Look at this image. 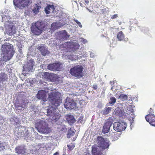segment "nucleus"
<instances>
[{"instance_id": "1", "label": "nucleus", "mask_w": 155, "mask_h": 155, "mask_svg": "<svg viewBox=\"0 0 155 155\" xmlns=\"http://www.w3.org/2000/svg\"><path fill=\"white\" fill-rule=\"evenodd\" d=\"M45 27V23L41 21L33 22L30 27L31 33L34 35L39 36L44 31Z\"/></svg>"}, {"instance_id": "2", "label": "nucleus", "mask_w": 155, "mask_h": 155, "mask_svg": "<svg viewBox=\"0 0 155 155\" xmlns=\"http://www.w3.org/2000/svg\"><path fill=\"white\" fill-rule=\"evenodd\" d=\"M61 94L56 91H52L48 94V100L51 104L56 107L59 106L62 102Z\"/></svg>"}, {"instance_id": "3", "label": "nucleus", "mask_w": 155, "mask_h": 155, "mask_svg": "<svg viewBox=\"0 0 155 155\" xmlns=\"http://www.w3.org/2000/svg\"><path fill=\"white\" fill-rule=\"evenodd\" d=\"M9 43H5L2 46V50L5 54V56L7 57L6 60H10L12 57L15 51L13 50V46Z\"/></svg>"}, {"instance_id": "4", "label": "nucleus", "mask_w": 155, "mask_h": 155, "mask_svg": "<svg viewBox=\"0 0 155 155\" xmlns=\"http://www.w3.org/2000/svg\"><path fill=\"white\" fill-rule=\"evenodd\" d=\"M83 68L82 66L78 65L71 68L70 72L72 76L80 78L83 76Z\"/></svg>"}, {"instance_id": "5", "label": "nucleus", "mask_w": 155, "mask_h": 155, "mask_svg": "<svg viewBox=\"0 0 155 155\" xmlns=\"http://www.w3.org/2000/svg\"><path fill=\"white\" fill-rule=\"evenodd\" d=\"M36 128L38 131L44 134H48L51 131V128L45 121L40 120L37 124Z\"/></svg>"}, {"instance_id": "6", "label": "nucleus", "mask_w": 155, "mask_h": 155, "mask_svg": "<svg viewBox=\"0 0 155 155\" xmlns=\"http://www.w3.org/2000/svg\"><path fill=\"white\" fill-rule=\"evenodd\" d=\"M55 108L53 107L49 106L47 108V115L54 122H56L60 119V114L57 112H55Z\"/></svg>"}, {"instance_id": "7", "label": "nucleus", "mask_w": 155, "mask_h": 155, "mask_svg": "<svg viewBox=\"0 0 155 155\" xmlns=\"http://www.w3.org/2000/svg\"><path fill=\"white\" fill-rule=\"evenodd\" d=\"M76 101L72 98L67 97L64 103V107L67 109L75 110L77 108Z\"/></svg>"}, {"instance_id": "8", "label": "nucleus", "mask_w": 155, "mask_h": 155, "mask_svg": "<svg viewBox=\"0 0 155 155\" xmlns=\"http://www.w3.org/2000/svg\"><path fill=\"white\" fill-rule=\"evenodd\" d=\"M64 64L60 62L49 64L47 66L48 69L53 71H62L64 69Z\"/></svg>"}, {"instance_id": "9", "label": "nucleus", "mask_w": 155, "mask_h": 155, "mask_svg": "<svg viewBox=\"0 0 155 155\" xmlns=\"http://www.w3.org/2000/svg\"><path fill=\"white\" fill-rule=\"evenodd\" d=\"M31 0H13L14 5L17 8L24 7L30 5Z\"/></svg>"}, {"instance_id": "10", "label": "nucleus", "mask_w": 155, "mask_h": 155, "mask_svg": "<svg viewBox=\"0 0 155 155\" xmlns=\"http://www.w3.org/2000/svg\"><path fill=\"white\" fill-rule=\"evenodd\" d=\"M118 134L116 132H113L112 130L107 129V148L110 145L109 140L111 139L112 141L117 140L118 138Z\"/></svg>"}, {"instance_id": "11", "label": "nucleus", "mask_w": 155, "mask_h": 155, "mask_svg": "<svg viewBox=\"0 0 155 155\" xmlns=\"http://www.w3.org/2000/svg\"><path fill=\"white\" fill-rule=\"evenodd\" d=\"M126 127V124L124 122H115L114 124V128L117 132H120L124 130Z\"/></svg>"}, {"instance_id": "12", "label": "nucleus", "mask_w": 155, "mask_h": 155, "mask_svg": "<svg viewBox=\"0 0 155 155\" xmlns=\"http://www.w3.org/2000/svg\"><path fill=\"white\" fill-rule=\"evenodd\" d=\"M66 45L68 48V51H74L79 48V45L77 43L67 42Z\"/></svg>"}, {"instance_id": "13", "label": "nucleus", "mask_w": 155, "mask_h": 155, "mask_svg": "<svg viewBox=\"0 0 155 155\" xmlns=\"http://www.w3.org/2000/svg\"><path fill=\"white\" fill-rule=\"evenodd\" d=\"M15 152L18 155H23L27 153V149L24 145L17 146L15 149Z\"/></svg>"}, {"instance_id": "14", "label": "nucleus", "mask_w": 155, "mask_h": 155, "mask_svg": "<svg viewBox=\"0 0 155 155\" xmlns=\"http://www.w3.org/2000/svg\"><path fill=\"white\" fill-rule=\"evenodd\" d=\"M97 139L98 144L101 148V150H102L107 148V143L105 140L102 137H98Z\"/></svg>"}, {"instance_id": "15", "label": "nucleus", "mask_w": 155, "mask_h": 155, "mask_svg": "<svg viewBox=\"0 0 155 155\" xmlns=\"http://www.w3.org/2000/svg\"><path fill=\"white\" fill-rule=\"evenodd\" d=\"M48 91H46L43 90H39L38 91L37 95V98L38 99H41L45 102L47 101L46 94Z\"/></svg>"}, {"instance_id": "16", "label": "nucleus", "mask_w": 155, "mask_h": 155, "mask_svg": "<svg viewBox=\"0 0 155 155\" xmlns=\"http://www.w3.org/2000/svg\"><path fill=\"white\" fill-rule=\"evenodd\" d=\"M16 28L15 26H8L6 28L5 33L10 36L14 35L16 32Z\"/></svg>"}, {"instance_id": "17", "label": "nucleus", "mask_w": 155, "mask_h": 155, "mask_svg": "<svg viewBox=\"0 0 155 155\" xmlns=\"http://www.w3.org/2000/svg\"><path fill=\"white\" fill-rule=\"evenodd\" d=\"M145 119L151 125L155 127V115L154 114H148L145 116Z\"/></svg>"}, {"instance_id": "18", "label": "nucleus", "mask_w": 155, "mask_h": 155, "mask_svg": "<svg viewBox=\"0 0 155 155\" xmlns=\"http://www.w3.org/2000/svg\"><path fill=\"white\" fill-rule=\"evenodd\" d=\"M37 48L40 51L42 55L43 56H46L47 54H48L50 53V52L48 51V48L44 45H42L38 46Z\"/></svg>"}, {"instance_id": "19", "label": "nucleus", "mask_w": 155, "mask_h": 155, "mask_svg": "<svg viewBox=\"0 0 155 155\" xmlns=\"http://www.w3.org/2000/svg\"><path fill=\"white\" fill-rule=\"evenodd\" d=\"M66 120L68 124L72 125L76 122V120L74 116L71 114H67L65 116Z\"/></svg>"}, {"instance_id": "20", "label": "nucleus", "mask_w": 155, "mask_h": 155, "mask_svg": "<svg viewBox=\"0 0 155 155\" xmlns=\"http://www.w3.org/2000/svg\"><path fill=\"white\" fill-rule=\"evenodd\" d=\"M54 5L48 4L47 6L45 8V11L46 14H48L53 13L54 12Z\"/></svg>"}, {"instance_id": "21", "label": "nucleus", "mask_w": 155, "mask_h": 155, "mask_svg": "<svg viewBox=\"0 0 155 155\" xmlns=\"http://www.w3.org/2000/svg\"><path fill=\"white\" fill-rule=\"evenodd\" d=\"M59 35L60 39L67 40L69 37V36L68 35L67 33L65 30L60 31L59 33Z\"/></svg>"}, {"instance_id": "22", "label": "nucleus", "mask_w": 155, "mask_h": 155, "mask_svg": "<svg viewBox=\"0 0 155 155\" xmlns=\"http://www.w3.org/2000/svg\"><path fill=\"white\" fill-rule=\"evenodd\" d=\"M60 77L57 74L51 73L49 80L51 81L58 82L60 80Z\"/></svg>"}, {"instance_id": "23", "label": "nucleus", "mask_w": 155, "mask_h": 155, "mask_svg": "<svg viewBox=\"0 0 155 155\" xmlns=\"http://www.w3.org/2000/svg\"><path fill=\"white\" fill-rule=\"evenodd\" d=\"M8 79V75L4 72L0 73V82L7 81Z\"/></svg>"}, {"instance_id": "24", "label": "nucleus", "mask_w": 155, "mask_h": 155, "mask_svg": "<svg viewBox=\"0 0 155 155\" xmlns=\"http://www.w3.org/2000/svg\"><path fill=\"white\" fill-rule=\"evenodd\" d=\"M125 36L122 31H120L117 34V38L119 41H124L125 39Z\"/></svg>"}, {"instance_id": "25", "label": "nucleus", "mask_w": 155, "mask_h": 155, "mask_svg": "<svg viewBox=\"0 0 155 155\" xmlns=\"http://www.w3.org/2000/svg\"><path fill=\"white\" fill-rule=\"evenodd\" d=\"M92 152L93 155H103V153L100 151H98L97 148L95 147H92Z\"/></svg>"}, {"instance_id": "26", "label": "nucleus", "mask_w": 155, "mask_h": 155, "mask_svg": "<svg viewBox=\"0 0 155 155\" xmlns=\"http://www.w3.org/2000/svg\"><path fill=\"white\" fill-rule=\"evenodd\" d=\"M41 7L39 4H36L34 5L33 8L32 9V11L33 13L35 14H37L39 12L40 9Z\"/></svg>"}, {"instance_id": "27", "label": "nucleus", "mask_w": 155, "mask_h": 155, "mask_svg": "<svg viewBox=\"0 0 155 155\" xmlns=\"http://www.w3.org/2000/svg\"><path fill=\"white\" fill-rule=\"evenodd\" d=\"M25 104H26L25 103H24V104L21 105V106H20V105H15V108L17 110H23V109L25 107Z\"/></svg>"}, {"instance_id": "28", "label": "nucleus", "mask_w": 155, "mask_h": 155, "mask_svg": "<svg viewBox=\"0 0 155 155\" xmlns=\"http://www.w3.org/2000/svg\"><path fill=\"white\" fill-rule=\"evenodd\" d=\"M34 63V61L33 60H31L29 61L28 64L29 71L33 69Z\"/></svg>"}, {"instance_id": "29", "label": "nucleus", "mask_w": 155, "mask_h": 155, "mask_svg": "<svg viewBox=\"0 0 155 155\" xmlns=\"http://www.w3.org/2000/svg\"><path fill=\"white\" fill-rule=\"evenodd\" d=\"M74 134V132L71 130V128L69 130L67 134V137L68 138H70L71 137L73 136Z\"/></svg>"}, {"instance_id": "30", "label": "nucleus", "mask_w": 155, "mask_h": 155, "mask_svg": "<svg viewBox=\"0 0 155 155\" xmlns=\"http://www.w3.org/2000/svg\"><path fill=\"white\" fill-rule=\"evenodd\" d=\"M51 73H49L47 72H44L42 76L45 79L48 80H49V77H50Z\"/></svg>"}, {"instance_id": "31", "label": "nucleus", "mask_w": 155, "mask_h": 155, "mask_svg": "<svg viewBox=\"0 0 155 155\" xmlns=\"http://www.w3.org/2000/svg\"><path fill=\"white\" fill-rule=\"evenodd\" d=\"M116 102V99L114 97H111L110 98L109 104L110 105H113Z\"/></svg>"}, {"instance_id": "32", "label": "nucleus", "mask_w": 155, "mask_h": 155, "mask_svg": "<svg viewBox=\"0 0 155 155\" xmlns=\"http://www.w3.org/2000/svg\"><path fill=\"white\" fill-rule=\"evenodd\" d=\"M110 84L111 86V89L112 90L114 89V87H115V86L117 85V83L116 81L114 80L113 81H110Z\"/></svg>"}, {"instance_id": "33", "label": "nucleus", "mask_w": 155, "mask_h": 155, "mask_svg": "<svg viewBox=\"0 0 155 155\" xmlns=\"http://www.w3.org/2000/svg\"><path fill=\"white\" fill-rule=\"evenodd\" d=\"M119 98L123 101H125L127 99V96L126 95L122 94L120 95Z\"/></svg>"}, {"instance_id": "34", "label": "nucleus", "mask_w": 155, "mask_h": 155, "mask_svg": "<svg viewBox=\"0 0 155 155\" xmlns=\"http://www.w3.org/2000/svg\"><path fill=\"white\" fill-rule=\"evenodd\" d=\"M67 147L69 150H71L74 148L75 145L73 143H71L67 145Z\"/></svg>"}, {"instance_id": "35", "label": "nucleus", "mask_w": 155, "mask_h": 155, "mask_svg": "<svg viewBox=\"0 0 155 155\" xmlns=\"http://www.w3.org/2000/svg\"><path fill=\"white\" fill-rule=\"evenodd\" d=\"M106 122L105 123V125H104L103 127V129L102 131V133L104 134H105L107 133V126H106L105 124L106 123Z\"/></svg>"}, {"instance_id": "36", "label": "nucleus", "mask_w": 155, "mask_h": 155, "mask_svg": "<svg viewBox=\"0 0 155 155\" xmlns=\"http://www.w3.org/2000/svg\"><path fill=\"white\" fill-rule=\"evenodd\" d=\"M74 21L77 23V24L78 25V26L80 27H82V25L79 21L77 20L74 19Z\"/></svg>"}, {"instance_id": "37", "label": "nucleus", "mask_w": 155, "mask_h": 155, "mask_svg": "<svg viewBox=\"0 0 155 155\" xmlns=\"http://www.w3.org/2000/svg\"><path fill=\"white\" fill-rule=\"evenodd\" d=\"M118 17V14H116L113 15L111 17V19H113L117 18Z\"/></svg>"}, {"instance_id": "38", "label": "nucleus", "mask_w": 155, "mask_h": 155, "mask_svg": "<svg viewBox=\"0 0 155 155\" xmlns=\"http://www.w3.org/2000/svg\"><path fill=\"white\" fill-rule=\"evenodd\" d=\"M120 111H118V112L117 111V113L118 114V115L120 117H122L123 114V113H122V111H121V113H120Z\"/></svg>"}, {"instance_id": "39", "label": "nucleus", "mask_w": 155, "mask_h": 155, "mask_svg": "<svg viewBox=\"0 0 155 155\" xmlns=\"http://www.w3.org/2000/svg\"><path fill=\"white\" fill-rule=\"evenodd\" d=\"M149 114H153L154 113L153 110L152 108H150L149 110Z\"/></svg>"}, {"instance_id": "40", "label": "nucleus", "mask_w": 155, "mask_h": 155, "mask_svg": "<svg viewBox=\"0 0 155 155\" xmlns=\"http://www.w3.org/2000/svg\"><path fill=\"white\" fill-rule=\"evenodd\" d=\"M5 147L3 145V144L0 142V150H2Z\"/></svg>"}, {"instance_id": "41", "label": "nucleus", "mask_w": 155, "mask_h": 155, "mask_svg": "<svg viewBox=\"0 0 155 155\" xmlns=\"http://www.w3.org/2000/svg\"><path fill=\"white\" fill-rule=\"evenodd\" d=\"M81 42L84 44H85L87 42V41L83 38H81Z\"/></svg>"}, {"instance_id": "42", "label": "nucleus", "mask_w": 155, "mask_h": 155, "mask_svg": "<svg viewBox=\"0 0 155 155\" xmlns=\"http://www.w3.org/2000/svg\"><path fill=\"white\" fill-rule=\"evenodd\" d=\"M92 87L93 89L96 90L97 88V85L96 84H94L93 86Z\"/></svg>"}, {"instance_id": "43", "label": "nucleus", "mask_w": 155, "mask_h": 155, "mask_svg": "<svg viewBox=\"0 0 155 155\" xmlns=\"http://www.w3.org/2000/svg\"><path fill=\"white\" fill-rule=\"evenodd\" d=\"M134 117H129V120H130L131 122H133L134 120Z\"/></svg>"}, {"instance_id": "44", "label": "nucleus", "mask_w": 155, "mask_h": 155, "mask_svg": "<svg viewBox=\"0 0 155 155\" xmlns=\"http://www.w3.org/2000/svg\"><path fill=\"white\" fill-rule=\"evenodd\" d=\"M111 109V108L110 107H108L107 108V111L109 112V111H110Z\"/></svg>"}, {"instance_id": "45", "label": "nucleus", "mask_w": 155, "mask_h": 155, "mask_svg": "<svg viewBox=\"0 0 155 155\" xmlns=\"http://www.w3.org/2000/svg\"><path fill=\"white\" fill-rule=\"evenodd\" d=\"M53 155H59V154L58 152H57L56 153H54Z\"/></svg>"}, {"instance_id": "46", "label": "nucleus", "mask_w": 155, "mask_h": 155, "mask_svg": "<svg viewBox=\"0 0 155 155\" xmlns=\"http://www.w3.org/2000/svg\"><path fill=\"white\" fill-rule=\"evenodd\" d=\"M134 21V23L137 24V21L136 20L134 19H133V21Z\"/></svg>"}, {"instance_id": "47", "label": "nucleus", "mask_w": 155, "mask_h": 155, "mask_svg": "<svg viewBox=\"0 0 155 155\" xmlns=\"http://www.w3.org/2000/svg\"><path fill=\"white\" fill-rule=\"evenodd\" d=\"M86 4H88L89 3V1L88 0H84Z\"/></svg>"}, {"instance_id": "48", "label": "nucleus", "mask_w": 155, "mask_h": 155, "mask_svg": "<svg viewBox=\"0 0 155 155\" xmlns=\"http://www.w3.org/2000/svg\"><path fill=\"white\" fill-rule=\"evenodd\" d=\"M24 102H23L22 103H21L20 104H17V105H20V106H21V105H22V104H24Z\"/></svg>"}, {"instance_id": "49", "label": "nucleus", "mask_w": 155, "mask_h": 155, "mask_svg": "<svg viewBox=\"0 0 155 155\" xmlns=\"http://www.w3.org/2000/svg\"><path fill=\"white\" fill-rule=\"evenodd\" d=\"M84 155H91L89 153H87Z\"/></svg>"}, {"instance_id": "50", "label": "nucleus", "mask_w": 155, "mask_h": 155, "mask_svg": "<svg viewBox=\"0 0 155 155\" xmlns=\"http://www.w3.org/2000/svg\"><path fill=\"white\" fill-rule=\"evenodd\" d=\"M121 23H122L121 22H119V25H121Z\"/></svg>"}, {"instance_id": "51", "label": "nucleus", "mask_w": 155, "mask_h": 155, "mask_svg": "<svg viewBox=\"0 0 155 155\" xmlns=\"http://www.w3.org/2000/svg\"><path fill=\"white\" fill-rule=\"evenodd\" d=\"M62 155H68V154H67L65 153H64Z\"/></svg>"}, {"instance_id": "52", "label": "nucleus", "mask_w": 155, "mask_h": 155, "mask_svg": "<svg viewBox=\"0 0 155 155\" xmlns=\"http://www.w3.org/2000/svg\"><path fill=\"white\" fill-rule=\"evenodd\" d=\"M54 25V23H53L51 25V26H52Z\"/></svg>"}, {"instance_id": "53", "label": "nucleus", "mask_w": 155, "mask_h": 155, "mask_svg": "<svg viewBox=\"0 0 155 155\" xmlns=\"http://www.w3.org/2000/svg\"><path fill=\"white\" fill-rule=\"evenodd\" d=\"M62 128V129H61V130H63L64 128Z\"/></svg>"}, {"instance_id": "54", "label": "nucleus", "mask_w": 155, "mask_h": 155, "mask_svg": "<svg viewBox=\"0 0 155 155\" xmlns=\"http://www.w3.org/2000/svg\"><path fill=\"white\" fill-rule=\"evenodd\" d=\"M80 5H81V3H80Z\"/></svg>"}]
</instances>
